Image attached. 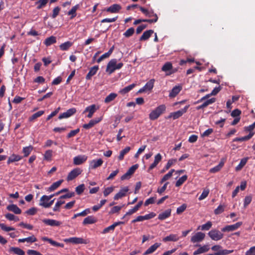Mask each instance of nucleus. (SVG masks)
I'll return each mask as SVG.
<instances>
[{
  "instance_id": "1",
  "label": "nucleus",
  "mask_w": 255,
  "mask_h": 255,
  "mask_svg": "<svg viewBox=\"0 0 255 255\" xmlns=\"http://www.w3.org/2000/svg\"><path fill=\"white\" fill-rule=\"evenodd\" d=\"M123 65V63L122 62L117 63V60L116 59H112L108 62L106 71L109 75H111L115 70L121 69Z\"/></svg>"
},
{
  "instance_id": "2",
  "label": "nucleus",
  "mask_w": 255,
  "mask_h": 255,
  "mask_svg": "<svg viewBox=\"0 0 255 255\" xmlns=\"http://www.w3.org/2000/svg\"><path fill=\"white\" fill-rule=\"evenodd\" d=\"M165 105H160L152 110L149 115V118L151 120L157 119L161 114L164 113L166 110Z\"/></svg>"
},
{
  "instance_id": "3",
  "label": "nucleus",
  "mask_w": 255,
  "mask_h": 255,
  "mask_svg": "<svg viewBox=\"0 0 255 255\" xmlns=\"http://www.w3.org/2000/svg\"><path fill=\"white\" fill-rule=\"evenodd\" d=\"M66 243H71L74 244H87L88 243L87 240L83 239L81 238L72 237L64 240Z\"/></svg>"
},
{
  "instance_id": "4",
  "label": "nucleus",
  "mask_w": 255,
  "mask_h": 255,
  "mask_svg": "<svg viewBox=\"0 0 255 255\" xmlns=\"http://www.w3.org/2000/svg\"><path fill=\"white\" fill-rule=\"evenodd\" d=\"M209 236L214 241H219L221 240L224 236L223 234L217 230H211L208 233Z\"/></svg>"
},
{
  "instance_id": "5",
  "label": "nucleus",
  "mask_w": 255,
  "mask_h": 255,
  "mask_svg": "<svg viewBox=\"0 0 255 255\" xmlns=\"http://www.w3.org/2000/svg\"><path fill=\"white\" fill-rule=\"evenodd\" d=\"M189 107V105L186 106L183 109L178 110L176 112L170 113L169 117L172 118L174 120L177 119L181 117L185 113Z\"/></svg>"
},
{
  "instance_id": "6",
  "label": "nucleus",
  "mask_w": 255,
  "mask_h": 255,
  "mask_svg": "<svg viewBox=\"0 0 255 255\" xmlns=\"http://www.w3.org/2000/svg\"><path fill=\"white\" fill-rule=\"evenodd\" d=\"M154 82V79H150L142 88L138 90V93H141L144 92L150 91L153 88Z\"/></svg>"
},
{
  "instance_id": "7",
  "label": "nucleus",
  "mask_w": 255,
  "mask_h": 255,
  "mask_svg": "<svg viewBox=\"0 0 255 255\" xmlns=\"http://www.w3.org/2000/svg\"><path fill=\"white\" fill-rule=\"evenodd\" d=\"M205 235L202 232H197L192 236L191 242L193 243L202 242L205 238Z\"/></svg>"
},
{
  "instance_id": "8",
  "label": "nucleus",
  "mask_w": 255,
  "mask_h": 255,
  "mask_svg": "<svg viewBox=\"0 0 255 255\" xmlns=\"http://www.w3.org/2000/svg\"><path fill=\"white\" fill-rule=\"evenodd\" d=\"M103 160L101 158L93 159L89 162V169H95L100 167L103 163Z\"/></svg>"
},
{
  "instance_id": "9",
  "label": "nucleus",
  "mask_w": 255,
  "mask_h": 255,
  "mask_svg": "<svg viewBox=\"0 0 255 255\" xmlns=\"http://www.w3.org/2000/svg\"><path fill=\"white\" fill-rule=\"evenodd\" d=\"M82 170L79 168H76L72 170L68 175L67 180L71 181L77 177L82 172Z\"/></svg>"
},
{
  "instance_id": "10",
  "label": "nucleus",
  "mask_w": 255,
  "mask_h": 255,
  "mask_svg": "<svg viewBox=\"0 0 255 255\" xmlns=\"http://www.w3.org/2000/svg\"><path fill=\"white\" fill-rule=\"evenodd\" d=\"M128 190L129 188L127 186L121 188L119 192L115 195L114 197V200H117L125 197Z\"/></svg>"
},
{
  "instance_id": "11",
  "label": "nucleus",
  "mask_w": 255,
  "mask_h": 255,
  "mask_svg": "<svg viewBox=\"0 0 255 255\" xmlns=\"http://www.w3.org/2000/svg\"><path fill=\"white\" fill-rule=\"evenodd\" d=\"M242 225L241 222H238L236 223L235 224L231 225H228L225 226V227L223 228L222 229V231L223 232H231L235 231L238 229Z\"/></svg>"
},
{
  "instance_id": "12",
  "label": "nucleus",
  "mask_w": 255,
  "mask_h": 255,
  "mask_svg": "<svg viewBox=\"0 0 255 255\" xmlns=\"http://www.w3.org/2000/svg\"><path fill=\"white\" fill-rule=\"evenodd\" d=\"M97 109L98 108L96 107V106L93 104L87 107L84 110L83 113H88L87 117L91 118Z\"/></svg>"
},
{
  "instance_id": "13",
  "label": "nucleus",
  "mask_w": 255,
  "mask_h": 255,
  "mask_svg": "<svg viewBox=\"0 0 255 255\" xmlns=\"http://www.w3.org/2000/svg\"><path fill=\"white\" fill-rule=\"evenodd\" d=\"M42 222L51 227L59 226L61 224V223L58 221L49 219H44L42 220Z\"/></svg>"
},
{
  "instance_id": "14",
  "label": "nucleus",
  "mask_w": 255,
  "mask_h": 255,
  "mask_svg": "<svg viewBox=\"0 0 255 255\" xmlns=\"http://www.w3.org/2000/svg\"><path fill=\"white\" fill-rule=\"evenodd\" d=\"M87 159V156L85 155H78L74 157L73 163L75 165H80L85 162Z\"/></svg>"
},
{
  "instance_id": "15",
  "label": "nucleus",
  "mask_w": 255,
  "mask_h": 255,
  "mask_svg": "<svg viewBox=\"0 0 255 255\" xmlns=\"http://www.w3.org/2000/svg\"><path fill=\"white\" fill-rule=\"evenodd\" d=\"M76 112V110L75 108H71L68 110L66 112L61 114L59 116V119H62L64 118H68L73 115H74Z\"/></svg>"
},
{
  "instance_id": "16",
  "label": "nucleus",
  "mask_w": 255,
  "mask_h": 255,
  "mask_svg": "<svg viewBox=\"0 0 255 255\" xmlns=\"http://www.w3.org/2000/svg\"><path fill=\"white\" fill-rule=\"evenodd\" d=\"M161 155L160 153L157 154L154 157V162L149 167L148 171L149 172L150 170L155 168L158 164V163L161 161Z\"/></svg>"
},
{
  "instance_id": "17",
  "label": "nucleus",
  "mask_w": 255,
  "mask_h": 255,
  "mask_svg": "<svg viewBox=\"0 0 255 255\" xmlns=\"http://www.w3.org/2000/svg\"><path fill=\"white\" fill-rule=\"evenodd\" d=\"M122 7L119 4H114L106 9L107 12L111 13H118L121 9Z\"/></svg>"
},
{
  "instance_id": "18",
  "label": "nucleus",
  "mask_w": 255,
  "mask_h": 255,
  "mask_svg": "<svg viewBox=\"0 0 255 255\" xmlns=\"http://www.w3.org/2000/svg\"><path fill=\"white\" fill-rule=\"evenodd\" d=\"M254 128H249V134L247 136H244L241 137H236L234 139V141H243L250 139L254 135V133L253 131Z\"/></svg>"
},
{
  "instance_id": "19",
  "label": "nucleus",
  "mask_w": 255,
  "mask_h": 255,
  "mask_svg": "<svg viewBox=\"0 0 255 255\" xmlns=\"http://www.w3.org/2000/svg\"><path fill=\"white\" fill-rule=\"evenodd\" d=\"M54 197V195H50L49 196L47 195H43L40 199V203L39 205L43 207L44 208H45V204H48L49 202V201L53 197Z\"/></svg>"
},
{
  "instance_id": "20",
  "label": "nucleus",
  "mask_w": 255,
  "mask_h": 255,
  "mask_svg": "<svg viewBox=\"0 0 255 255\" xmlns=\"http://www.w3.org/2000/svg\"><path fill=\"white\" fill-rule=\"evenodd\" d=\"M171 209H168L164 212L160 213L158 216V219L160 220H164L171 216Z\"/></svg>"
},
{
  "instance_id": "21",
  "label": "nucleus",
  "mask_w": 255,
  "mask_h": 255,
  "mask_svg": "<svg viewBox=\"0 0 255 255\" xmlns=\"http://www.w3.org/2000/svg\"><path fill=\"white\" fill-rule=\"evenodd\" d=\"M179 239V237L177 234H170L169 236H167L164 238L162 239V241L164 242H176L178 241Z\"/></svg>"
},
{
  "instance_id": "22",
  "label": "nucleus",
  "mask_w": 255,
  "mask_h": 255,
  "mask_svg": "<svg viewBox=\"0 0 255 255\" xmlns=\"http://www.w3.org/2000/svg\"><path fill=\"white\" fill-rule=\"evenodd\" d=\"M6 209L9 211L13 212L16 214H20L21 213V209L17 207L16 205L11 204L7 206Z\"/></svg>"
},
{
  "instance_id": "23",
  "label": "nucleus",
  "mask_w": 255,
  "mask_h": 255,
  "mask_svg": "<svg viewBox=\"0 0 255 255\" xmlns=\"http://www.w3.org/2000/svg\"><path fill=\"white\" fill-rule=\"evenodd\" d=\"M161 244L158 243H156L151 246H150L144 253L143 255H146L148 254H151L153 253L160 246Z\"/></svg>"
},
{
  "instance_id": "24",
  "label": "nucleus",
  "mask_w": 255,
  "mask_h": 255,
  "mask_svg": "<svg viewBox=\"0 0 255 255\" xmlns=\"http://www.w3.org/2000/svg\"><path fill=\"white\" fill-rule=\"evenodd\" d=\"M182 89V87L179 86H176L174 87L169 94V97L170 98H173L177 96V95L180 92Z\"/></svg>"
},
{
  "instance_id": "25",
  "label": "nucleus",
  "mask_w": 255,
  "mask_h": 255,
  "mask_svg": "<svg viewBox=\"0 0 255 255\" xmlns=\"http://www.w3.org/2000/svg\"><path fill=\"white\" fill-rule=\"evenodd\" d=\"M99 69L98 66H94L92 67L89 70V72L87 74L86 78L87 80H89L91 77L95 75Z\"/></svg>"
},
{
  "instance_id": "26",
  "label": "nucleus",
  "mask_w": 255,
  "mask_h": 255,
  "mask_svg": "<svg viewBox=\"0 0 255 255\" xmlns=\"http://www.w3.org/2000/svg\"><path fill=\"white\" fill-rule=\"evenodd\" d=\"M22 158V157L21 156H20L19 155L12 154L11 155H10L7 160V163L8 164H9L10 163L18 161L20 160Z\"/></svg>"
},
{
  "instance_id": "27",
  "label": "nucleus",
  "mask_w": 255,
  "mask_h": 255,
  "mask_svg": "<svg viewBox=\"0 0 255 255\" xmlns=\"http://www.w3.org/2000/svg\"><path fill=\"white\" fill-rule=\"evenodd\" d=\"M114 46L112 47L108 52L104 53L102 55H101L97 60V62L99 63H100L103 60H104L105 58H108L112 53L113 50H114Z\"/></svg>"
},
{
  "instance_id": "28",
  "label": "nucleus",
  "mask_w": 255,
  "mask_h": 255,
  "mask_svg": "<svg viewBox=\"0 0 255 255\" xmlns=\"http://www.w3.org/2000/svg\"><path fill=\"white\" fill-rule=\"evenodd\" d=\"M209 250V248L208 245H204L200 247L198 250L193 252V255H198L204 253Z\"/></svg>"
},
{
  "instance_id": "29",
  "label": "nucleus",
  "mask_w": 255,
  "mask_h": 255,
  "mask_svg": "<svg viewBox=\"0 0 255 255\" xmlns=\"http://www.w3.org/2000/svg\"><path fill=\"white\" fill-rule=\"evenodd\" d=\"M97 222L96 218L93 216H89L84 219L83 224L88 225L95 223Z\"/></svg>"
},
{
  "instance_id": "30",
  "label": "nucleus",
  "mask_w": 255,
  "mask_h": 255,
  "mask_svg": "<svg viewBox=\"0 0 255 255\" xmlns=\"http://www.w3.org/2000/svg\"><path fill=\"white\" fill-rule=\"evenodd\" d=\"M154 32L152 30H148L144 31L139 38V40L143 41L148 39Z\"/></svg>"
},
{
  "instance_id": "31",
  "label": "nucleus",
  "mask_w": 255,
  "mask_h": 255,
  "mask_svg": "<svg viewBox=\"0 0 255 255\" xmlns=\"http://www.w3.org/2000/svg\"><path fill=\"white\" fill-rule=\"evenodd\" d=\"M63 198H61V196L60 198L58 199L57 201L56 202L53 210L55 212H59L60 211V206L65 203V201L63 200Z\"/></svg>"
},
{
  "instance_id": "32",
  "label": "nucleus",
  "mask_w": 255,
  "mask_h": 255,
  "mask_svg": "<svg viewBox=\"0 0 255 255\" xmlns=\"http://www.w3.org/2000/svg\"><path fill=\"white\" fill-rule=\"evenodd\" d=\"M135 86V84L129 85L120 90L119 93L122 95H125L130 91Z\"/></svg>"
},
{
  "instance_id": "33",
  "label": "nucleus",
  "mask_w": 255,
  "mask_h": 255,
  "mask_svg": "<svg viewBox=\"0 0 255 255\" xmlns=\"http://www.w3.org/2000/svg\"><path fill=\"white\" fill-rule=\"evenodd\" d=\"M9 252H13L17 255H25L24 252L18 247H11L9 250Z\"/></svg>"
},
{
  "instance_id": "34",
  "label": "nucleus",
  "mask_w": 255,
  "mask_h": 255,
  "mask_svg": "<svg viewBox=\"0 0 255 255\" xmlns=\"http://www.w3.org/2000/svg\"><path fill=\"white\" fill-rule=\"evenodd\" d=\"M37 241L36 238L34 236H31L30 237L18 239V241L19 243H24L26 242L27 243H34Z\"/></svg>"
},
{
  "instance_id": "35",
  "label": "nucleus",
  "mask_w": 255,
  "mask_h": 255,
  "mask_svg": "<svg viewBox=\"0 0 255 255\" xmlns=\"http://www.w3.org/2000/svg\"><path fill=\"white\" fill-rule=\"evenodd\" d=\"M56 42V38L54 36H51L45 39L44 43L45 45L47 46H49L52 44H54Z\"/></svg>"
},
{
  "instance_id": "36",
  "label": "nucleus",
  "mask_w": 255,
  "mask_h": 255,
  "mask_svg": "<svg viewBox=\"0 0 255 255\" xmlns=\"http://www.w3.org/2000/svg\"><path fill=\"white\" fill-rule=\"evenodd\" d=\"M63 180H60L53 183L47 189V191L52 192L57 189L62 183Z\"/></svg>"
},
{
  "instance_id": "37",
  "label": "nucleus",
  "mask_w": 255,
  "mask_h": 255,
  "mask_svg": "<svg viewBox=\"0 0 255 255\" xmlns=\"http://www.w3.org/2000/svg\"><path fill=\"white\" fill-rule=\"evenodd\" d=\"M224 162L222 161H220V163L216 166L211 168L210 169V172L211 173H216L218 172L221 170V169L224 166Z\"/></svg>"
},
{
  "instance_id": "38",
  "label": "nucleus",
  "mask_w": 255,
  "mask_h": 255,
  "mask_svg": "<svg viewBox=\"0 0 255 255\" xmlns=\"http://www.w3.org/2000/svg\"><path fill=\"white\" fill-rule=\"evenodd\" d=\"M33 147L31 145L24 147L22 149V153L24 154V157H27L31 152Z\"/></svg>"
},
{
  "instance_id": "39",
  "label": "nucleus",
  "mask_w": 255,
  "mask_h": 255,
  "mask_svg": "<svg viewBox=\"0 0 255 255\" xmlns=\"http://www.w3.org/2000/svg\"><path fill=\"white\" fill-rule=\"evenodd\" d=\"M101 120L100 118L91 120L87 124L83 125V128H90L94 126L96 124L99 123Z\"/></svg>"
},
{
  "instance_id": "40",
  "label": "nucleus",
  "mask_w": 255,
  "mask_h": 255,
  "mask_svg": "<svg viewBox=\"0 0 255 255\" xmlns=\"http://www.w3.org/2000/svg\"><path fill=\"white\" fill-rule=\"evenodd\" d=\"M130 150V147L129 146H127L125 148L121 150L120 153V155L118 156V159L120 161L122 160L124 158L125 155L128 153Z\"/></svg>"
},
{
  "instance_id": "41",
  "label": "nucleus",
  "mask_w": 255,
  "mask_h": 255,
  "mask_svg": "<svg viewBox=\"0 0 255 255\" xmlns=\"http://www.w3.org/2000/svg\"><path fill=\"white\" fill-rule=\"evenodd\" d=\"M248 159H249L248 157H245V158H242L241 160L240 163L236 167V171L240 170L246 165Z\"/></svg>"
},
{
  "instance_id": "42",
  "label": "nucleus",
  "mask_w": 255,
  "mask_h": 255,
  "mask_svg": "<svg viewBox=\"0 0 255 255\" xmlns=\"http://www.w3.org/2000/svg\"><path fill=\"white\" fill-rule=\"evenodd\" d=\"M73 44V43L70 41H66L60 45L59 47L61 50L65 51L67 50Z\"/></svg>"
},
{
  "instance_id": "43",
  "label": "nucleus",
  "mask_w": 255,
  "mask_h": 255,
  "mask_svg": "<svg viewBox=\"0 0 255 255\" xmlns=\"http://www.w3.org/2000/svg\"><path fill=\"white\" fill-rule=\"evenodd\" d=\"M79 8V5L76 4V5L72 7L71 9L68 12V14L71 15V18H73L76 15V10Z\"/></svg>"
},
{
  "instance_id": "44",
  "label": "nucleus",
  "mask_w": 255,
  "mask_h": 255,
  "mask_svg": "<svg viewBox=\"0 0 255 255\" xmlns=\"http://www.w3.org/2000/svg\"><path fill=\"white\" fill-rule=\"evenodd\" d=\"M117 97V94L114 93H111L105 98L104 102L106 103H109L113 101Z\"/></svg>"
},
{
  "instance_id": "45",
  "label": "nucleus",
  "mask_w": 255,
  "mask_h": 255,
  "mask_svg": "<svg viewBox=\"0 0 255 255\" xmlns=\"http://www.w3.org/2000/svg\"><path fill=\"white\" fill-rule=\"evenodd\" d=\"M175 171L174 169H171L169 172L166 174L162 177L160 181V183H162L165 181L169 179L172 175L173 173Z\"/></svg>"
},
{
  "instance_id": "46",
  "label": "nucleus",
  "mask_w": 255,
  "mask_h": 255,
  "mask_svg": "<svg viewBox=\"0 0 255 255\" xmlns=\"http://www.w3.org/2000/svg\"><path fill=\"white\" fill-rule=\"evenodd\" d=\"M233 252V250H222L221 249L219 252L215 253L214 255H227L232 253Z\"/></svg>"
},
{
  "instance_id": "47",
  "label": "nucleus",
  "mask_w": 255,
  "mask_h": 255,
  "mask_svg": "<svg viewBox=\"0 0 255 255\" xmlns=\"http://www.w3.org/2000/svg\"><path fill=\"white\" fill-rule=\"evenodd\" d=\"M172 65L170 62L165 63L162 67V70L164 72H168L172 70Z\"/></svg>"
},
{
  "instance_id": "48",
  "label": "nucleus",
  "mask_w": 255,
  "mask_h": 255,
  "mask_svg": "<svg viewBox=\"0 0 255 255\" xmlns=\"http://www.w3.org/2000/svg\"><path fill=\"white\" fill-rule=\"evenodd\" d=\"M48 0H39L35 2V4L37 5V9H39L46 5Z\"/></svg>"
},
{
  "instance_id": "49",
  "label": "nucleus",
  "mask_w": 255,
  "mask_h": 255,
  "mask_svg": "<svg viewBox=\"0 0 255 255\" xmlns=\"http://www.w3.org/2000/svg\"><path fill=\"white\" fill-rule=\"evenodd\" d=\"M187 179V176L185 175L179 178V179L176 181L175 186L179 187L181 186L186 180Z\"/></svg>"
},
{
  "instance_id": "50",
  "label": "nucleus",
  "mask_w": 255,
  "mask_h": 255,
  "mask_svg": "<svg viewBox=\"0 0 255 255\" xmlns=\"http://www.w3.org/2000/svg\"><path fill=\"white\" fill-rule=\"evenodd\" d=\"M5 217L6 218V219L9 221H14L16 222L19 221L18 217L10 213H7L5 214Z\"/></svg>"
},
{
  "instance_id": "51",
  "label": "nucleus",
  "mask_w": 255,
  "mask_h": 255,
  "mask_svg": "<svg viewBox=\"0 0 255 255\" xmlns=\"http://www.w3.org/2000/svg\"><path fill=\"white\" fill-rule=\"evenodd\" d=\"M225 206L220 205L217 208L214 210V213L216 215H219L221 214L224 211Z\"/></svg>"
},
{
  "instance_id": "52",
  "label": "nucleus",
  "mask_w": 255,
  "mask_h": 255,
  "mask_svg": "<svg viewBox=\"0 0 255 255\" xmlns=\"http://www.w3.org/2000/svg\"><path fill=\"white\" fill-rule=\"evenodd\" d=\"M134 29L133 27H130L126 31V32L124 33V35L126 37H129L134 33Z\"/></svg>"
},
{
  "instance_id": "53",
  "label": "nucleus",
  "mask_w": 255,
  "mask_h": 255,
  "mask_svg": "<svg viewBox=\"0 0 255 255\" xmlns=\"http://www.w3.org/2000/svg\"><path fill=\"white\" fill-rule=\"evenodd\" d=\"M212 224L210 221L207 222L206 224L202 225L201 226V229L202 230H209L212 227Z\"/></svg>"
},
{
  "instance_id": "54",
  "label": "nucleus",
  "mask_w": 255,
  "mask_h": 255,
  "mask_svg": "<svg viewBox=\"0 0 255 255\" xmlns=\"http://www.w3.org/2000/svg\"><path fill=\"white\" fill-rule=\"evenodd\" d=\"M0 228L1 230L5 232H9L11 231H14L15 229L10 227H7L4 224L0 223Z\"/></svg>"
},
{
  "instance_id": "55",
  "label": "nucleus",
  "mask_w": 255,
  "mask_h": 255,
  "mask_svg": "<svg viewBox=\"0 0 255 255\" xmlns=\"http://www.w3.org/2000/svg\"><path fill=\"white\" fill-rule=\"evenodd\" d=\"M209 193V189H204L201 195L199 196V200L200 201H201V200H202L204 199L205 198H206L208 196Z\"/></svg>"
},
{
  "instance_id": "56",
  "label": "nucleus",
  "mask_w": 255,
  "mask_h": 255,
  "mask_svg": "<svg viewBox=\"0 0 255 255\" xmlns=\"http://www.w3.org/2000/svg\"><path fill=\"white\" fill-rule=\"evenodd\" d=\"M252 200V197L251 195L247 196L246 197H245L244 201V207L246 208L247 206H248L251 203Z\"/></svg>"
},
{
  "instance_id": "57",
  "label": "nucleus",
  "mask_w": 255,
  "mask_h": 255,
  "mask_svg": "<svg viewBox=\"0 0 255 255\" xmlns=\"http://www.w3.org/2000/svg\"><path fill=\"white\" fill-rule=\"evenodd\" d=\"M85 189V185L84 184H82L76 188V192L78 195H80L82 193Z\"/></svg>"
},
{
  "instance_id": "58",
  "label": "nucleus",
  "mask_w": 255,
  "mask_h": 255,
  "mask_svg": "<svg viewBox=\"0 0 255 255\" xmlns=\"http://www.w3.org/2000/svg\"><path fill=\"white\" fill-rule=\"evenodd\" d=\"M52 155V151L51 150H46L44 155V158L46 160L51 159Z\"/></svg>"
},
{
  "instance_id": "59",
  "label": "nucleus",
  "mask_w": 255,
  "mask_h": 255,
  "mask_svg": "<svg viewBox=\"0 0 255 255\" xmlns=\"http://www.w3.org/2000/svg\"><path fill=\"white\" fill-rule=\"evenodd\" d=\"M114 189V187L113 186L107 187L105 188L103 192V194L105 197H107L108 195H109L110 193H111Z\"/></svg>"
},
{
  "instance_id": "60",
  "label": "nucleus",
  "mask_w": 255,
  "mask_h": 255,
  "mask_svg": "<svg viewBox=\"0 0 255 255\" xmlns=\"http://www.w3.org/2000/svg\"><path fill=\"white\" fill-rule=\"evenodd\" d=\"M187 205L185 204H182L181 206H179L177 208L176 213L177 214H180L182 212H183L186 209Z\"/></svg>"
},
{
  "instance_id": "61",
  "label": "nucleus",
  "mask_w": 255,
  "mask_h": 255,
  "mask_svg": "<svg viewBox=\"0 0 255 255\" xmlns=\"http://www.w3.org/2000/svg\"><path fill=\"white\" fill-rule=\"evenodd\" d=\"M60 11V8L59 7H58V6L55 7L53 10L52 14L51 16L52 18H56V17L58 15Z\"/></svg>"
},
{
  "instance_id": "62",
  "label": "nucleus",
  "mask_w": 255,
  "mask_h": 255,
  "mask_svg": "<svg viewBox=\"0 0 255 255\" xmlns=\"http://www.w3.org/2000/svg\"><path fill=\"white\" fill-rule=\"evenodd\" d=\"M36 212L37 209L34 207H32L26 210L25 213L29 215H34L36 214Z\"/></svg>"
},
{
  "instance_id": "63",
  "label": "nucleus",
  "mask_w": 255,
  "mask_h": 255,
  "mask_svg": "<svg viewBox=\"0 0 255 255\" xmlns=\"http://www.w3.org/2000/svg\"><path fill=\"white\" fill-rule=\"evenodd\" d=\"M215 101H216V98H211L210 99H208V100H206L205 102H204L203 103V104L204 105L205 107H206L208 105L214 103V102H215Z\"/></svg>"
},
{
  "instance_id": "64",
  "label": "nucleus",
  "mask_w": 255,
  "mask_h": 255,
  "mask_svg": "<svg viewBox=\"0 0 255 255\" xmlns=\"http://www.w3.org/2000/svg\"><path fill=\"white\" fill-rule=\"evenodd\" d=\"M245 255H255V246L251 247L246 252Z\"/></svg>"
}]
</instances>
